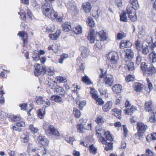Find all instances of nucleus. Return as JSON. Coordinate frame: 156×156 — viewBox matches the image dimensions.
<instances>
[{
	"label": "nucleus",
	"instance_id": "nucleus-1",
	"mask_svg": "<svg viewBox=\"0 0 156 156\" xmlns=\"http://www.w3.org/2000/svg\"><path fill=\"white\" fill-rule=\"evenodd\" d=\"M95 31L94 29H92L89 33L87 37L90 43H95L96 46L98 48L102 47L101 42L107 40L106 33L104 30H101L100 32L97 33L95 36H94Z\"/></svg>",
	"mask_w": 156,
	"mask_h": 156
},
{
	"label": "nucleus",
	"instance_id": "nucleus-2",
	"mask_svg": "<svg viewBox=\"0 0 156 156\" xmlns=\"http://www.w3.org/2000/svg\"><path fill=\"white\" fill-rule=\"evenodd\" d=\"M102 130L101 128H99L97 126L96 128V134L100 135V140L103 144H105L106 147H105V150L107 151L111 150L112 147V142L113 140V138L112 137L111 134L109 131H107L105 132V138L102 137V134L100 133Z\"/></svg>",
	"mask_w": 156,
	"mask_h": 156
},
{
	"label": "nucleus",
	"instance_id": "nucleus-3",
	"mask_svg": "<svg viewBox=\"0 0 156 156\" xmlns=\"http://www.w3.org/2000/svg\"><path fill=\"white\" fill-rule=\"evenodd\" d=\"M55 0H45V2L42 5L43 14L50 19L54 20L57 18V14L51 9L52 7L51 3Z\"/></svg>",
	"mask_w": 156,
	"mask_h": 156
},
{
	"label": "nucleus",
	"instance_id": "nucleus-4",
	"mask_svg": "<svg viewBox=\"0 0 156 156\" xmlns=\"http://www.w3.org/2000/svg\"><path fill=\"white\" fill-rule=\"evenodd\" d=\"M32 145V144H29L28 148L29 150L32 151V152H36L37 153V154H34L35 156H37V155H39V156H40L41 155L43 156L47 154L48 152L47 149L44 147H40L39 148L37 151L35 149H33V148L31 147Z\"/></svg>",
	"mask_w": 156,
	"mask_h": 156
},
{
	"label": "nucleus",
	"instance_id": "nucleus-5",
	"mask_svg": "<svg viewBox=\"0 0 156 156\" xmlns=\"http://www.w3.org/2000/svg\"><path fill=\"white\" fill-rule=\"evenodd\" d=\"M137 126L138 131L137 134L139 137H142L147 129V126L142 122H138Z\"/></svg>",
	"mask_w": 156,
	"mask_h": 156
},
{
	"label": "nucleus",
	"instance_id": "nucleus-6",
	"mask_svg": "<svg viewBox=\"0 0 156 156\" xmlns=\"http://www.w3.org/2000/svg\"><path fill=\"white\" fill-rule=\"evenodd\" d=\"M107 58L113 64H116L119 59L118 53L115 51L109 52Z\"/></svg>",
	"mask_w": 156,
	"mask_h": 156
},
{
	"label": "nucleus",
	"instance_id": "nucleus-7",
	"mask_svg": "<svg viewBox=\"0 0 156 156\" xmlns=\"http://www.w3.org/2000/svg\"><path fill=\"white\" fill-rule=\"evenodd\" d=\"M124 60L126 62H130L134 58V53L133 51L128 49L125 51Z\"/></svg>",
	"mask_w": 156,
	"mask_h": 156
},
{
	"label": "nucleus",
	"instance_id": "nucleus-8",
	"mask_svg": "<svg viewBox=\"0 0 156 156\" xmlns=\"http://www.w3.org/2000/svg\"><path fill=\"white\" fill-rule=\"evenodd\" d=\"M129 3L130 5L127 6L126 9H127L129 7V9L135 10L139 8L138 0H129Z\"/></svg>",
	"mask_w": 156,
	"mask_h": 156
},
{
	"label": "nucleus",
	"instance_id": "nucleus-9",
	"mask_svg": "<svg viewBox=\"0 0 156 156\" xmlns=\"http://www.w3.org/2000/svg\"><path fill=\"white\" fill-rule=\"evenodd\" d=\"M34 73L36 76H38L41 73H44L45 72V69L41 67L39 64H37L36 66H35Z\"/></svg>",
	"mask_w": 156,
	"mask_h": 156
},
{
	"label": "nucleus",
	"instance_id": "nucleus-10",
	"mask_svg": "<svg viewBox=\"0 0 156 156\" xmlns=\"http://www.w3.org/2000/svg\"><path fill=\"white\" fill-rule=\"evenodd\" d=\"M126 10L127 14L128 15L129 18L132 21H135L136 20V15L135 10L129 9V7Z\"/></svg>",
	"mask_w": 156,
	"mask_h": 156
},
{
	"label": "nucleus",
	"instance_id": "nucleus-11",
	"mask_svg": "<svg viewBox=\"0 0 156 156\" xmlns=\"http://www.w3.org/2000/svg\"><path fill=\"white\" fill-rule=\"evenodd\" d=\"M85 125L82 124H78L77 125V130L78 132L83 133L84 132L83 130L91 129V124H88L87 126H85Z\"/></svg>",
	"mask_w": 156,
	"mask_h": 156
},
{
	"label": "nucleus",
	"instance_id": "nucleus-12",
	"mask_svg": "<svg viewBox=\"0 0 156 156\" xmlns=\"http://www.w3.org/2000/svg\"><path fill=\"white\" fill-rule=\"evenodd\" d=\"M152 102L151 101H148L146 102L145 104V107L146 111L150 113H156L155 112L154 109H152Z\"/></svg>",
	"mask_w": 156,
	"mask_h": 156
},
{
	"label": "nucleus",
	"instance_id": "nucleus-13",
	"mask_svg": "<svg viewBox=\"0 0 156 156\" xmlns=\"http://www.w3.org/2000/svg\"><path fill=\"white\" fill-rule=\"evenodd\" d=\"M48 131L49 134L54 136H58L60 135L59 132L55 129L54 126L52 125L49 126Z\"/></svg>",
	"mask_w": 156,
	"mask_h": 156
},
{
	"label": "nucleus",
	"instance_id": "nucleus-14",
	"mask_svg": "<svg viewBox=\"0 0 156 156\" xmlns=\"http://www.w3.org/2000/svg\"><path fill=\"white\" fill-rule=\"evenodd\" d=\"M81 55L83 58H85L89 55V50L87 47L83 46L80 48Z\"/></svg>",
	"mask_w": 156,
	"mask_h": 156
},
{
	"label": "nucleus",
	"instance_id": "nucleus-15",
	"mask_svg": "<svg viewBox=\"0 0 156 156\" xmlns=\"http://www.w3.org/2000/svg\"><path fill=\"white\" fill-rule=\"evenodd\" d=\"M156 73V69L154 67L152 66H149L146 70L145 73L148 76H151L153 74Z\"/></svg>",
	"mask_w": 156,
	"mask_h": 156
},
{
	"label": "nucleus",
	"instance_id": "nucleus-16",
	"mask_svg": "<svg viewBox=\"0 0 156 156\" xmlns=\"http://www.w3.org/2000/svg\"><path fill=\"white\" fill-rule=\"evenodd\" d=\"M114 80L112 77H106L104 80V83L107 87L111 86L113 83Z\"/></svg>",
	"mask_w": 156,
	"mask_h": 156
},
{
	"label": "nucleus",
	"instance_id": "nucleus-17",
	"mask_svg": "<svg viewBox=\"0 0 156 156\" xmlns=\"http://www.w3.org/2000/svg\"><path fill=\"white\" fill-rule=\"evenodd\" d=\"M45 83L47 84L50 88L52 89H56L58 87L57 83L55 81L52 80L45 81Z\"/></svg>",
	"mask_w": 156,
	"mask_h": 156
},
{
	"label": "nucleus",
	"instance_id": "nucleus-18",
	"mask_svg": "<svg viewBox=\"0 0 156 156\" xmlns=\"http://www.w3.org/2000/svg\"><path fill=\"white\" fill-rule=\"evenodd\" d=\"M61 31L60 30H58L55 34H50L49 35V38L52 40H56L59 37L61 33Z\"/></svg>",
	"mask_w": 156,
	"mask_h": 156
},
{
	"label": "nucleus",
	"instance_id": "nucleus-19",
	"mask_svg": "<svg viewBox=\"0 0 156 156\" xmlns=\"http://www.w3.org/2000/svg\"><path fill=\"white\" fill-rule=\"evenodd\" d=\"M134 90L137 92H140L143 89V85L140 83L136 82L133 85Z\"/></svg>",
	"mask_w": 156,
	"mask_h": 156
},
{
	"label": "nucleus",
	"instance_id": "nucleus-20",
	"mask_svg": "<svg viewBox=\"0 0 156 156\" xmlns=\"http://www.w3.org/2000/svg\"><path fill=\"white\" fill-rule=\"evenodd\" d=\"M67 8L69 10H71L75 13H77L78 12V9L75 5V3H69L67 5Z\"/></svg>",
	"mask_w": 156,
	"mask_h": 156
},
{
	"label": "nucleus",
	"instance_id": "nucleus-21",
	"mask_svg": "<svg viewBox=\"0 0 156 156\" xmlns=\"http://www.w3.org/2000/svg\"><path fill=\"white\" fill-rule=\"evenodd\" d=\"M83 6L85 12L87 13L90 12L91 8V4L89 2H87L83 4Z\"/></svg>",
	"mask_w": 156,
	"mask_h": 156
},
{
	"label": "nucleus",
	"instance_id": "nucleus-22",
	"mask_svg": "<svg viewBox=\"0 0 156 156\" xmlns=\"http://www.w3.org/2000/svg\"><path fill=\"white\" fill-rule=\"evenodd\" d=\"M51 99V100L58 103H62L63 102L62 98L58 95L52 96Z\"/></svg>",
	"mask_w": 156,
	"mask_h": 156
},
{
	"label": "nucleus",
	"instance_id": "nucleus-23",
	"mask_svg": "<svg viewBox=\"0 0 156 156\" xmlns=\"http://www.w3.org/2000/svg\"><path fill=\"white\" fill-rule=\"evenodd\" d=\"M112 103L110 101H108L103 107V109L104 112L108 111L112 107Z\"/></svg>",
	"mask_w": 156,
	"mask_h": 156
},
{
	"label": "nucleus",
	"instance_id": "nucleus-24",
	"mask_svg": "<svg viewBox=\"0 0 156 156\" xmlns=\"http://www.w3.org/2000/svg\"><path fill=\"white\" fill-rule=\"evenodd\" d=\"M112 89L114 92L117 94L120 93L122 91V87L120 84H116L113 87Z\"/></svg>",
	"mask_w": 156,
	"mask_h": 156
},
{
	"label": "nucleus",
	"instance_id": "nucleus-25",
	"mask_svg": "<svg viewBox=\"0 0 156 156\" xmlns=\"http://www.w3.org/2000/svg\"><path fill=\"white\" fill-rule=\"evenodd\" d=\"M62 27L63 30L66 32L69 31L71 29V26L70 23L65 22L62 24Z\"/></svg>",
	"mask_w": 156,
	"mask_h": 156
},
{
	"label": "nucleus",
	"instance_id": "nucleus-26",
	"mask_svg": "<svg viewBox=\"0 0 156 156\" xmlns=\"http://www.w3.org/2000/svg\"><path fill=\"white\" fill-rule=\"evenodd\" d=\"M68 57V55L67 54H63L60 56L59 59H58V61L54 62L56 64L59 63L60 64H62L64 60L66 59Z\"/></svg>",
	"mask_w": 156,
	"mask_h": 156
},
{
	"label": "nucleus",
	"instance_id": "nucleus-27",
	"mask_svg": "<svg viewBox=\"0 0 156 156\" xmlns=\"http://www.w3.org/2000/svg\"><path fill=\"white\" fill-rule=\"evenodd\" d=\"M45 109L44 107L39 109L37 111L38 116L40 119H42L44 118L45 114Z\"/></svg>",
	"mask_w": 156,
	"mask_h": 156
},
{
	"label": "nucleus",
	"instance_id": "nucleus-28",
	"mask_svg": "<svg viewBox=\"0 0 156 156\" xmlns=\"http://www.w3.org/2000/svg\"><path fill=\"white\" fill-rule=\"evenodd\" d=\"M137 110V108L134 106H132L130 108L127 109L125 110V113L126 114L128 115H131L133 113V112Z\"/></svg>",
	"mask_w": 156,
	"mask_h": 156
},
{
	"label": "nucleus",
	"instance_id": "nucleus-29",
	"mask_svg": "<svg viewBox=\"0 0 156 156\" xmlns=\"http://www.w3.org/2000/svg\"><path fill=\"white\" fill-rule=\"evenodd\" d=\"M56 91L59 94L62 96H64L66 94V92L64 89L60 87H57L56 89Z\"/></svg>",
	"mask_w": 156,
	"mask_h": 156
},
{
	"label": "nucleus",
	"instance_id": "nucleus-30",
	"mask_svg": "<svg viewBox=\"0 0 156 156\" xmlns=\"http://www.w3.org/2000/svg\"><path fill=\"white\" fill-rule=\"evenodd\" d=\"M147 83L148 88L145 87V90L147 91V92H150L153 89V87L152 84L148 78H147L146 79Z\"/></svg>",
	"mask_w": 156,
	"mask_h": 156
},
{
	"label": "nucleus",
	"instance_id": "nucleus-31",
	"mask_svg": "<svg viewBox=\"0 0 156 156\" xmlns=\"http://www.w3.org/2000/svg\"><path fill=\"white\" fill-rule=\"evenodd\" d=\"M142 52L144 55H146L149 53V47L148 45H142Z\"/></svg>",
	"mask_w": 156,
	"mask_h": 156
},
{
	"label": "nucleus",
	"instance_id": "nucleus-32",
	"mask_svg": "<svg viewBox=\"0 0 156 156\" xmlns=\"http://www.w3.org/2000/svg\"><path fill=\"white\" fill-rule=\"evenodd\" d=\"M87 22L88 25L91 27H93L95 26V23L93 18L89 17L87 20Z\"/></svg>",
	"mask_w": 156,
	"mask_h": 156
},
{
	"label": "nucleus",
	"instance_id": "nucleus-33",
	"mask_svg": "<svg viewBox=\"0 0 156 156\" xmlns=\"http://www.w3.org/2000/svg\"><path fill=\"white\" fill-rule=\"evenodd\" d=\"M83 82L86 84L90 85L92 83V82L87 75H85L82 77Z\"/></svg>",
	"mask_w": 156,
	"mask_h": 156
},
{
	"label": "nucleus",
	"instance_id": "nucleus-34",
	"mask_svg": "<svg viewBox=\"0 0 156 156\" xmlns=\"http://www.w3.org/2000/svg\"><path fill=\"white\" fill-rule=\"evenodd\" d=\"M112 111L115 113L114 115L117 118L119 119H120L121 118V110H118L117 109L115 108L113 109Z\"/></svg>",
	"mask_w": 156,
	"mask_h": 156
},
{
	"label": "nucleus",
	"instance_id": "nucleus-35",
	"mask_svg": "<svg viewBox=\"0 0 156 156\" xmlns=\"http://www.w3.org/2000/svg\"><path fill=\"white\" fill-rule=\"evenodd\" d=\"M32 58L35 61H38L39 60L40 56L38 54L37 50H35L34 51L32 55Z\"/></svg>",
	"mask_w": 156,
	"mask_h": 156
},
{
	"label": "nucleus",
	"instance_id": "nucleus-36",
	"mask_svg": "<svg viewBox=\"0 0 156 156\" xmlns=\"http://www.w3.org/2000/svg\"><path fill=\"white\" fill-rule=\"evenodd\" d=\"M94 100L96 101V103L99 105H102L104 103V101L102 100V99L100 97H99V96L97 98H95Z\"/></svg>",
	"mask_w": 156,
	"mask_h": 156
},
{
	"label": "nucleus",
	"instance_id": "nucleus-37",
	"mask_svg": "<svg viewBox=\"0 0 156 156\" xmlns=\"http://www.w3.org/2000/svg\"><path fill=\"white\" fill-rule=\"evenodd\" d=\"M126 69H127L129 70H132L134 69V66L133 62H130L125 66Z\"/></svg>",
	"mask_w": 156,
	"mask_h": 156
},
{
	"label": "nucleus",
	"instance_id": "nucleus-38",
	"mask_svg": "<svg viewBox=\"0 0 156 156\" xmlns=\"http://www.w3.org/2000/svg\"><path fill=\"white\" fill-rule=\"evenodd\" d=\"M90 93L92 95V98L94 99L98 96V95L97 91L93 88H91V89Z\"/></svg>",
	"mask_w": 156,
	"mask_h": 156
},
{
	"label": "nucleus",
	"instance_id": "nucleus-39",
	"mask_svg": "<svg viewBox=\"0 0 156 156\" xmlns=\"http://www.w3.org/2000/svg\"><path fill=\"white\" fill-rule=\"evenodd\" d=\"M89 150L90 153L94 155H95L97 153V148L94 146L93 144L90 145L89 147Z\"/></svg>",
	"mask_w": 156,
	"mask_h": 156
},
{
	"label": "nucleus",
	"instance_id": "nucleus-40",
	"mask_svg": "<svg viewBox=\"0 0 156 156\" xmlns=\"http://www.w3.org/2000/svg\"><path fill=\"white\" fill-rule=\"evenodd\" d=\"M95 121L99 125H101L104 122L103 119L101 116H99L97 118Z\"/></svg>",
	"mask_w": 156,
	"mask_h": 156
},
{
	"label": "nucleus",
	"instance_id": "nucleus-41",
	"mask_svg": "<svg viewBox=\"0 0 156 156\" xmlns=\"http://www.w3.org/2000/svg\"><path fill=\"white\" fill-rule=\"evenodd\" d=\"M82 29L80 26L76 27L74 29V31L76 34H80L82 32Z\"/></svg>",
	"mask_w": 156,
	"mask_h": 156
},
{
	"label": "nucleus",
	"instance_id": "nucleus-42",
	"mask_svg": "<svg viewBox=\"0 0 156 156\" xmlns=\"http://www.w3.org/2000/svg\"><path fill=\"white\" fill-rule=\"evenodd\" d=\"M120 19L121 21L124 22H127V19L126 16V14L125 12L122 13L120 15Z\"/></svg>",
	"mask_w": 156,
	"mask_h": 156
},
{
	"label": "nucleus",
	"instance_id": "nucleus-43",
	"mask_svg": "<svg viewBox=\"0 0 156 156\" xmlns=\"http://www.w3.org/2000/svg\"><path fill=\"white\" fill-rule=\"evenodd\" d=\"M10 117L11 120L14 121H19L21 119V117L19 115H11L10 116Z\"/></svg>",
	"mask_w": 156,
	"mask_h": 156
},
{
	"label": "nucleus",
	"instance_id": "nucleus-44",
	"mask_svg": "<svg viewBox=\"0 0 156 156\" xmlns=\"http://www.w3.org/2000/svg\"><path fill=\"white\" fill-rule=\"evenodd\" d=\"M18 14L20 15L22 19L23 20H25L26 19V14L23 10H21L20 12H18Z\"/></svg>",
	"mask_w": 156,
	"mask_h": 156
},
{
	"label": "nucleus",
	"instance_id": "nucleus-45",
	"mask_svg": "<svg viewBox=\"0 0 156 156\" xmlns=\"http://www.w3.org/2000/svg\"><path fill=\"white\" fill-rule=\"evenodd\" d=\"M73 114L77 118L80 117L81 115L80 111L76 108H74L73 109Z\"/></svg>",
	"mask_w": 156,
	"mask_h": 156
},
{
	"label": "nucleus",
	"instance_id": "nucleus-46",
	"mask_svg": "<svg viewBox=\"0 0 156 156\" xmlns=\"http://www.w3.org/2000/svg\"><path fill=\"white\" fill-rule=\"evenodd\" d=\"M44 98L42 97H37L36 100V102L38 105H41L44 103Z\"/></svg>",
	"mask_w": 156,
	"mask_h": 156
},
{
	"label": "nucleus",
	"instance_id": "nucleus-47",
	"mask_svg": "<svg viewBox=\"0 0 156 156\" xmlns=\"http://www.w3.org/2000/svg\"><path fill=\"white\" fill-rule=\"evenodd\" d=\"M56 46L55 45L54 46V45H51L49 46L48 48V49L49 50H52L55 53H57L58 50V48H56Z\"/></svg>",
	"mask_w": 156,
	"mask_h": 156
},
{
	"label": "nucleus",
	"instance_id": "nucleus-48",
	"mask_svg": "<svg viewBox=\"0 0 156 156\" xmlns=\"http://www.w3.org/2000/svg\"><path fill=\"white\" fill-rule=\"evenodd\" d=\"M58 81L59 83H65L67 81L66 78L62 76H58L56 78Z\"/></svg>",
	"mask_w": 156,
	"mask_h": 156
},
{
	"label": "nucleus",
	"instance_id": "nucleus-49",
	"mask_svg": "<svg viewBox=\"0 0 156 156\" xmlns=\"http://www.w3.org/2000/svg\"><path fill=\"white\" fill-rule=\"evenodd\" d=\"M21 140L23 143H27L28 140V137L24 134L22 135L21 136Z\"/></svg>",
	"mask_w": 156,
	"mask_h": 156
},
{
	"label": "nucleus",
	"instance_id": "nucleus-50",
	"mask_svg": "<svg viewBox=\"0 0 156 156\" xmlns=\"http://www.w3.org/2000/svg\"><path fill=\"white\" fill-rule=\"evenodd\" d=\"M146 156H154V154L148 148L146 150Z\"/></svg>",
	"mask_w": 156,
	"mask_h": 156
},
{
	"label": "nucleus",
	"instance_id": "nucleus-51",
	"mask_svg": "<svg viewBox=\"0 0 156 156\" xmlns=\"http://www.w3.org/2000/svg\"><path fill=\"white\" fill-rule=\"evenodd\" d=\"M29 129L33 133H35L38 131V129L36 127H34L33 125H30L29 126Z\"/></svg>",
	"mask_w": 156,
	"mask_h": 156
},
{
	"label": "nucleus",
	"instance_id": "nucleus-52",
	"mask_svg": "<svg viewBox=\"0 0 156 156\" xmlns=\"http://www.w3.org/2000/svg\"><path fill=\"white\" fill-rule=\"evenodd\" d=\"M125 80L126 82H129L133 81L134 80V78L132 75H129L126 77Z\"/></svg>",
	"mask_w": 156,
	"mask_h": 156
},
{
	"label": "nucleus",
	"instance_id": "nucleus-53",
	"mask_svg": "<svg viewBox=\"0 0 156 156\" xmlns=\"http://www.w3.org/2000/svg\"><path fill=\"white\" fill-rule=\"evenodd\" d=\"M136 49L138 50H140L141 45V43L139 40H137L135 42Z\"/></svg>",
	"mask_w": 156,
	"mask_h": 156
},
{
	"label": "nucleus",
	"instance_id": "nucleus-54",
	"mask_svg": "<svg viewBox=\"0 0 156 156\" xmlns=\"http://www.w3.org/2000/svg\"><path fill=\"white\" fill-rule=\"evenodd\" d=\"M124 34L123 32L122 33H119L117 34V38L118 40L122 39L123 37H125Z\"/></svg>",
	"mask_w": 156,
	"mask_h": 156
},
{
	"label": "nucleus",
	"instance_id": "nucleus-55",
	"mask_svg": "<svg viewBox=\"0 0 156 156\" xmlns=\"http://www.w3.org/2000/svg\"><path fill=\"white\" fill-rule=\"evenodd\" d=\"M44 137L43 136L41 135H39L37 138V142H38V143L41 144L42 140H44Z\"/></svg>",
	"mask_w": 156,
	"mask_h": 156
},
{
	"label": "nucleus",
	"instance_id": "nucleus-56",
	"mask_svg": "<svg viewBox=\"0 0 156 156\" xmlns=\"http://www.w3.org/2000/svg\"><path fill=\"white\" fill-rule=\"evenodd\" d=\"M136 64L138 65L140 64L141 63L142 60L141 56L140 55H138L136 58Z\"/></svg>",
	"mask_w": 156,
	"mask_h": 156
},
{
	"label": "nucleus",
	"instance_id": "nucleus-57",
	"mask_svg": "<svg viewBox=\"0 0 156 156\" xmlns=\"http://www.w3.org/2000/svg\"><path fill=\"white\" fill-rule=\"evenodd\" d=\"M25 126V122L23 121H21L17 122L16 123V126H19L20 128L21 127H24Z\"/></svg>",
	"mask_w": 156,
	"mask_h": 156
},
{
	"label": "nucleus",
	"instance_id": "nucleus-58",
	"mask_svg": "<svg viewBox=\"0 0 156 156\" xmlns=\"http://www.w3.org/2000/svg\"><path fill=\"white\" fill-rule=\"evenodd\" d=\"M7 152L9 156H16L15 152L10 149L7 150Z\"/></svg>",
	"mask_w": 156,
	"mask_h": 156
},
{
	"label": "nucleus",
	"instance_id": "nucleus-59",
	"mask_svg": "<svg viewBox=\"0 0 156 156\" xmlns=\"http://www.w3.org/2000/svg\"><path fill=\"white\" fill-rule=\"evenodd\" d=\"M44 139V140H42L41 144L43 145H48L49 143V141L48 139L45 138V137Z\"/></svg>",
	"mask_w": 156,
	"mask_h": 156
},
{
	"label": "nucleus",
	"instance_id": "nucleus-60",
	"mask_svg": "<svg viewBox=\"0 0 156 156\" xmlns=\"http://www.w3.org/2000/svg\"><path fill=\"white\" fill-rule=\"evenodd\" d=\"M65 140L68 143L71 144H73V142L74 140L73 137H69L65 139Z\"/></svg>",
	"mask_w": 156,
	"mask_h": 156
},
{
	"label": "nucleus",
	"instance_id": "nucleus-61",
	"mask_svg": "<svg viewBox=\"0 0 156 156\" xmlns=\"http://www.w3.org/2000/svg\"><path fill=\"white\" fill-rule=\"evenodd\" d=\"M141 67L143 70H144L145 71L148 69V66L145 63H142L141 64Z\"/></svg>",
	"mask_w": 156,
	"mask_h": 156
},
{
	"label": "nucleus",
	"instance_id": "nucleus-62",
	"mask_svg": "<svg viewBox=\"0 0 156 156\" xmlns=\"http://www.w3.org/2000/svg\"><path fill=\"white\" fill-rule=\"evenodd\" d=\"M86 104V101H83L80 102V104L79 105V108L80 109L82 110L84 106Z\"/></svg>",
	"mask_w": 156,
	"mask_h": 156
},
{
	"label": "nucleus",
	"instance_id": "nucleus-63",
	"mask_svg": "<svg viewBox=\"0 0 156 156\" xmlns=\"http://www.w3.org/2000/svg\"><path fill=\"white\" fill-rule=\"evenodd\" d=\"M126 40H122L121 41L120 43V47L121 48H126Z\"/></svg>",
	"mask_w": 156,
	"mask_h": 156
},
{
	"label": "nucleus",
	"instance_id": "nucleus-64",
	"mask_svg": "<svg viewBox=\"0 0 156 156\" xmlns=\"http://www.w3.org/2000/svg\"><path fill=\"white\" fill-rule=\"evenodd\" d=\"M123 135L126 137L127 135V133H128V130L126 126L125 125H123Z\"/></svg>",
	"mask_w": 156,
	"mask_h": 156
}]
</instances>
